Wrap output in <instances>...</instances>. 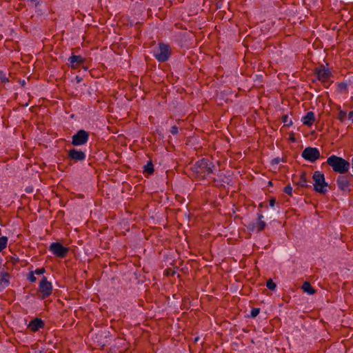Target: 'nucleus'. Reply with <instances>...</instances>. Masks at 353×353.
<instances>
[{
    "mask_svg": "<svg viewBox=\"0 0 353 353\" xmlns=\"http://www.w3.org/2000/svg\"><path fill=\"white\" fill-rule=\"evenodd\" d=\"M43 273H44V268H42L37 269L34 271H32L29 274L28 279L31 282H34L37 280V277L35 276V275L41 276Z\"/></svg>",
    "mask_w": 353,
    "mask_h": 353,
    "instance_id": "obj_16",
    "label": "nucleus"
},
{
    "mask_svg": "<svg viewBox=\"0 0 353 353\" xmlns=\"http://www.w3.org/2000/svg\"><path fill=\"white\" fill-rule=\"evenodd\" d=\"M314 120L315 115L313 112H308L301 119L303 123L308 126L312 125Z\"/></svg>",
    "mask_w": 353,
    "mask_h": 353,
    "instance_id": "obj_13",
    "label": "nucleus"
},
{
    "mask_svg": "<svg viewBox=\"0 0 353 353\" xmlns=\"http://www.w3.org/2000/svg\"><path fill=\"white\" fill-rule=\"evenodd\" d=\"M85 61V59L81 56L72 55L68 59V64L72 68H77Z\"/></svg>",
    "mask_w": 353,
    "mask_h": 353,
    "instance_id": "obj_11",
    "label": "nucleus"
},
{
    "mask_svg": "<svg viewBox=\"0 0 353 353\" xmlns=\"http://www.w3.org/2000/svg\"><path fill=\"white\" fill-rule=\"evenodd\" d=\"M348 119L353 123V111L349 112Z\"/></svg>",
    "mask_w": 353,
    "mask_h": 353,
    "instance_id": "obj_29",
    "label": "nucleus"
},
{
    "mask_svg": "<svg viewBox=\"0 0 353 353\" xmlns=\"http://www.w3.org/2000/svg\"><path fill=\"white\" fill-rule=\"evenodd\" d=\"M326 162L334 172L341 174L347 172L350 170V164L349 161L334 154L329 157Z\"/></svg>",
    "mask_w": 353,
    "mask_h": 353,
    "instance_id": "obj_1",
    "label": "nucleus"
},
{
    "mask_svg": "<svg viewBox=\"0 0 353 353\" xmlns=\"http://www.w3.org/2000/svg\"><path fill=\"white\" fill-rule=\"evenodd\" d=\"M336 183L339 188L343 191H348L350 190V183L346 176L340 175L336 179Z\"/></svg>",
    "mask_w": 353,
    "mask_h": 353,
    "instance_id": "obj_9",
    "label": "nucleus"
},
{
    "mask_svg": "<svg viewBox=\"0 0 353 353\" xmlns=\"http://www.w3.org/2000/svg\"><path fill=\"white\" fill-rule=\"evenodd\" d=\"M301 156L305 160L313 163L320 158V152L316 148L307 147L303 150Z\"/></svg>",
    "mask_w": 353,
    "mask_h": 353,
    "instance_id": "obj_5",
    "label": "nucleus"
},
{
    "mask_svg": "<svg viewBox=\"0 0 353 353\" xmlns=\"http://www.w3.org/2000/svg\"><path fill=\"white\" fill-rule=\"evenodd\" d=\"M263 214H258V221L256 223L250 225V229L252 231H255V230L257 232L262 231L266 225V224H265V221L263 220Z\"/></svg>",
    "mask_w": 353,
    "mask_h": 353,
    "instance_id": "obj_10",
    "label": "nucleus"
},
{
    "mask_svg": "<svg viewBox=\"0 0 353 353\" xmlns=\"http://www.w3.org/2000/svg\"><path fill=\"white\" fill-rule=\"evenodd\" d=\"M50 250L52 252V254L59 257H64L68 252V249L65 247H63L59 243H52L50 246Z\"/></svg>",
    "mask_w": 353,
    "mask_h": 353,
    "instance_id": "obj_7",
    "label": "nucleus"
},
{
    "mask_svg": "<svg viewBox=\"0 0 353 353\" xmlns=\"http://www.w3.org/2000/svg\"><path fill=\"white\" fill-rule=\"evenodd\" d=\"M32 1H37V0H31Z\"/></svg>",
    "mask_w": 353,
    "mask_h": 353,
    "instance_id": "obj_34",
    "label": "nucleus"
},
{
    "mask_svg": "<svg viewBox=\"0 0 353 353\" xmlns=\"http://www.w3.org/2000/svg\"><path fill=\"white\" fill-rule=\"evenodd\" d=\"M89 138V134L83 130H79L72 136V143L74 145L79 146L87 143Z\"/></svg>",
    "mask_w": 353,
    "mask_h": 353,
    "instance_id": "obj_6",
    "label": "nucleus"
},
{
    "mask_svg": "<svg viewBox=\"0 0 353 353\" xmlns=\"http://www.w3.org/2000/svg\"><path fill=\"white\" fill-rule=\"evenodd\" d=\"M43 325V323L41 319H36L29 323L28 327L31 330L37 331L39 328L42 327Z\"/></svg>",
    "mask_w": 353,
    "mask_h": 353,
    "instance_id": "obj_15",
    "label": "nucleus"
},
{
    "mask_svg": "<svg viewBox=\"0 0 353 353\" xmlns=\"http://www.w3.org/2000/svg\"><path fill=\"white\" fill-rule=\"evenodd\" d=\"M284 192L289 195H292V187L290 185L285 186L284 188Z\"/></svg>",
    "mask_w": 353,
    "mask_h": 353,
    "instance_id": "obj_24",
    "label": "nucleus"
},
{
    "mask_svg": "<svg viewBox=\"0 0 353 353\" xmlns=\"http://www.w3.org/2000/svg\"><path fill=\"white\" fill-rule=\"evenodd\" d=\"M290 141H291L292 142H296V139H295V138H294V133H293V132H292V133L290 134Z\"/></svg>",
    "mask_w": 353,
    "mask_h": 353,
    "instance_id": "obj_31",
    "label": "nucleus"
},
{
    "mask_svg": "<svg viewBox=\"0 0 353 353\" xmlns=\"http://www.w3.org/2000/svg\"><path fill=\"white\" fill-rule=\"evenodd\" d=\"M296 184L299 186V187H302V188H306V187H308L309 185H308V180L307 179V176H306V173L305 172H302L300 176H299V181L296 183Z\"/></svg>",
    "mask_w": 353,
    "mask_h": 353,
    "instance_id": "obj_14",
    "label": "nucleus"
},
{
    "mask_svg": "<svg viewBox=\"0 0 353 353\" xmlns=\"http://www.w3.org/2000/svg\"><path fill=\"white\" fill-rule=\"evenodd\" d=\"M69 156L75 161H83L85 159V154L83 151L72 149L69 151Z\"/></svg>",
    "mask_w": 353,
    "mask_h": 353,
    "instance_id": "obj_12",
    "label": "nucleus"
},
{
    "mask_svg": "<svg viewBox=\"0 0 353 353\" xmlns=\"http://www.w3.org/2000/svg\"><path fill=\"white\" fill-rule=\"evenodd\" d=\"M275 205V199H271L270 200V205L273 208Z\"/></svg>",
    "mask_w": 353,
    "mask_h": 353,
    "instance_id": "obj_30",
    "label": "nucleus"
},
{
    "mask_svg": "<svg viewBox=\"0 0 353 353\" xmlns=\"http://www.w3.org/2000/svg\"><path fill=\"white\" fill-rule=\"evenodd\" d=\"M282 121L285 126L290 127L292 125V120L290 118L288 114L283 115L282 117Z\"/></svg>",
    "mask_w": 353,
    "mask_h": 353,
    "instance_id": "obj_18",
    "label": "nucleus"
},
{
    "mask_svg": "<svg viewBox=\"0 0 353 353\" xmlns=\"http://www.w3.org/2000/svg\"><path fill=\"white\" fill-rule=\"evenodd\" d=\"M302 289L305 292L307 293L308 294H313L315 292L314 290L311 286L310 283L308 282H305L303 284Z\"/></svg>",
    "mask_w": 353,
    "mask_h": 353,
    "instance_id": "obj_17",
    "label": "nucleus"
},
{
    "mask_svg": "<svg viewBox=\"0 0 353 353\" xmlns=\"http://www.w3.org/2000/svg\"><path fill=\"white\" fill-rule=\"evenodd\" d=\"M8 241V239L6 236L0 237V252L7 247Z\"/></svg>",
    "mask_w": 353,
    "mask_h": 353,
    "instance_id": "obj_19",
    "label": "nucleus"
},
{
    "mask_svg": "<svg viewBox=\"0 0 353 353\" xmlns=\"http://www.w3.org/2000/svg\"><path fill=\"white\" fill-rule=\"evenodd\" d=\"M316 74L318 79L322 82H327L331 77L330 70L323 65H321L316 69Z\"/></svg>",
    "mask_w": 353,
    "mask_h": 353,
    "instance_id": "obj_8",
    "label": "nucleus"
},
{
    "mask_svg": "<svg viewBox=\"0 0 353 353\" xmlns=\"http://www.w3.org/2000/svg\"><path fill=\"white\" fill-rule=\"evenodd\" d=\"M145 170H147L150 174L152 173L153 171H154V169H153V165L152 164L150 163H148L145 167Z\"/></svg>",
    "mask_w": 353,
    "mask_h": 353,
    "instance_id": "obj_26",
    "label": "nucleus"
},
{
    "mask_svg": "<svg viewBox=\"0 0 353 353\" xmlns=\"http://www.w3.org/2000/svg\"><path fill=\"white\" fill-rule=\"evenodd\" d=\"M0 80L2 82H7V81H8V79L6 77V74L3 72H2V71H0Z\"/></svg>",
    "mask_w": 353,
    "mask_h": 353,
    "instance_id": "obj_25",
    "label": "nucleus"
},
{
    "mask_svg": "<svg viewBox=\"0 0 353 353\" xmlns=\"http://www.w3.org/2000/svg\"><path fill=\"white\" fill-rule=\"evenodd\" d=\"M352 171H353V158L352 159Z\"/></svg>",
    "mask_w": 353,
    "mask_h": 353,
    "instance_id": "obj_33",
    "label": "nucleus"
},
{
    "mask_svg": "<svg viewBox=\"0 0 353 353\" xmlns=\"http://www.w3.org/2000/svg\"><path fill=\"white\" fill-rule=\"evenodd\" d=\"M259 312H260L259 308H253L251 310L250 315L252 317H256L259 314Z\"/></svg>",
    "mask_w": 353,
    "mask_h": 353,
    "instance_id": "obj_23",
    "label": "nucleus"
},
{
    "mask_svg": "<svg viewBox=\"0 0 353 353\" xmlns=\"http://www.w3.org/2000/svg\"><path fill=\"white\" fill-rule=\"evenodd\" d=\"M154 57L160 62H164L170 56V46L165 43H159V46L153 51Z\"/></svg>",
    "mask_w": 353,
    "mask_h": 353,
    "instance_id": "obj_4",
    "label": "nucleus"
},
{
    "mask_svg": "<svg viewBox=\"0 0 353 353\" xmlns=\"http://www.w3.org/2000/svg\"><path fill=\"white\" fill-rule=\"evenodd\" d=\"M170 132L172 134H176L178 133V128L176 126H172L171 128V130H170Z\"/></svg>",
    "mask_w": 353,
    "mask_h": 353,
    "instance_id": "obj_27",
    "label": "nucleus"
},
{
    "mask_svg": "<svg viewBox=\"0 0 353 353\" xmlns=\"http://www.w3.org/2000/svg\"><path fill=\"white\" fill-rule=\"evenodd\" d=\"M346 88H347V85L345 83H341L339 85V88L341 92H343V90H345L346 89Z\"/></svg>",
    "mask_w": 353,
    "mask_h": 353,
    "instance_id": "obj_28",
    "label": "nucleus"
},
{
    "mask_svg": "<svg viewBox=\"0 0 353 353\" xmlns=\"http://www.w3.org/2000/svg\"><path fill=\"white\" fill-rule=\"evenodd\" d=\"M346 116H347V112H346V111H344V110H340V111H339V112L338 119H339L341 121H343L345 119Z\"/></svg>",
    "mask_w": 353,
    "mask_h": 353,
    "instance_id": "obj_22",
    "label": "nucleus"
},
{
    "mask_svg": "<svg viewBox=\"0 0 353 353\" xmlns=\"http://www.w3.org/2000/svg\"><path fill=\"white\" fill-rule=\"evenodd\" d=\"M266 286L270 290H274L276 288V283L272 279L267 281Z\"/></svg>",
    "mask_w": 353,
    "mask_h": 353,
    "instance_id": "obj_21",
    "label": "nucleus"
},
{
    "mask_svg": "<svg viewBox=\"0 0 353 353\" xmlns=\"http://www.w3.org/2000/svg\"><path fill=\"white\" fill-rule=\"evenodd\" d=\"M40 288L41 289L44 288V277L40 281Z\"/></svg>",
    "mask_w": 353,
    "mask_h": 353,
    "instance_id": "obj_32",
    "label": "nucleus"
},
{
    "mask_svg": "<svg viewBox=\"0 0 353 353\" xmlns=\"http://www.w3.org/2000/svg\"><path fill=\"white\" fill-rule=\"evenodd\" d=\"M314 190L321 194L328 192V183L325 181L324 174L320 171H315L313 174Z\"/></svg>",
    "mask_w": 353,
    "mask_h": 353,
    "instance_id": "obj_2",
    "label": "nucleus"
},
{
    "mask_svg": "<svg viewBox=\"0 0 353 353\" xmlns=\"http://www.w3.org/2000/svg\"><path fill=\"white\" fill-rule=\"evenodd\" d=\"M214 165L208 159H202L194 165V170L203 178L212 172Z\"/></svg>",
    "mask_w": 353,
    "mask_h": 353,
    "instance_id": "obj_3",
    "label": "nucleus"
},
{
    "mask_svg": "<svg viewBox=\"0 0 353 353\" xmlns=\"http://www.w3.org/2000/svg\"><path fill=\"white\" fill-rule=\"evenodd\" d=\"M52 286L51 283L46 281V297L49 296L52 293Z\"/></svg>",
    "mask_w": 353,
    "mask_h": 353,
    "instance_id": "obj_20",
    "label": "nucleus"
}]
</instances>
